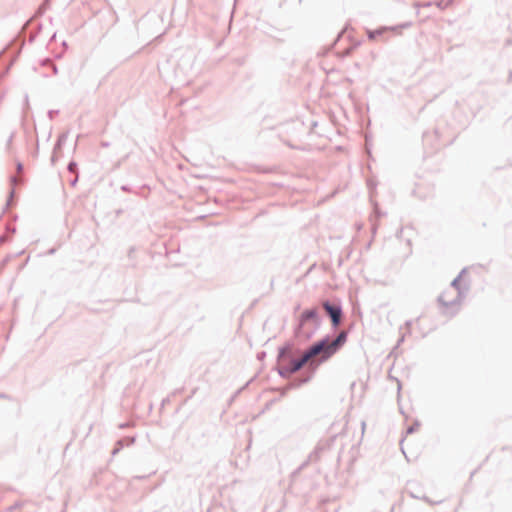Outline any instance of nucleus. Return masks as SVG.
<instances>
[{"label":"nucleus","instance_id":"2","mask_svg":"<svg viewBox=\"0 0 512 512\" xmlns=\"http://www.w3.org/2000/svg\"><path fill=\"white\" fill-rule=\"evenodd\" d=\"M386 34L400 35L401 27H380L375 30L367 31V36L370 41H378V40L386 41L387 38L384 37Z\"/></svg>","mask_w":512,"mask_h":512},{"label":"nucleus","instance_id":"5","mask_svg":"<svg viewBox=\"0 0 512 512\" xmlns=\"http://www.w3.org/2000/svg\"><path fill=\"white\" fill-rule=\"evenodd\" d=\"M316 316H317L316 309L306 310L302 313L300 322H301V324H304L306 321H308L310 319H315Z\"/></svg>","mask_w":512,"mask_h":512},{"label":"nucleus","instance_id":"4","mask_svg":"<svg viewBox=\"0 0 512 512\" xmlns=\"http://www.w3.org/2000/svg\"><path fill=\"white\" fill-rule=\"evenodd\" d=\"M310 360H311V357L308 354V352L306 351L299 360H295L292 362L290 371L293 373L297 372Z\"/></svg>","mask_w":512,"mask_h":512},{"label":"nucleus","instance_id":"1","mask_svg":"<svg viewBox=\"0 0 512 512\" xmlns=\"http://www.w3.org/2000/svg\"><path fill=\"white\" fill-rule=\"evenodd\" d=\"M346 338L347 333L342 331L333 341L323 339L322 341L314 344L307 352L311 359L316 356H320V360L325 361L337 352L340 346L346 342Z\"/></svg>","mask_w":512,"mask_h":512},{"label":"nucleus","instance_id":"7","mask_svg":"<svg viewBox=\"0 0 512 512\" xmlns=\"http://www.w3.org/2000/svg\"><path fill=\"white\" fill-rule=\"evenodd\" d=\"M459 281H460V278L454 280L453 285H457L459 283Z\"/></svg>","mask_w":512,"mask_h":512},{"label":"nucleus","instance_id":"3","mask_svg":"<svg viewBox=\"0 0 512 512\" xmlns=\"http://www.w3.org/2000/svg\"><path fill=\"white\" fill-rule=\"evenodd\" d=\"M323 308L331 317L334 326H338L341 320V309L338 306L331 305L329 302L323 303Z\"/></svg>","mask_w":512,"mask_h":512},{"label":"nucleus","instance_id":"6","mask_svg":"<svg viewBox=\"0 0 512 512\" xmlns=\"http://www.w3.org/2000/svg\"><path fill=\"white\" fill-rule=\"evenodd\" d=\"M450 294H454L453 289H447L441 294L439 300L443 305L448 306L451 304V302L447 299Z\"/></svg>","mask_w":512,"mask_h":512}]
</instances>
